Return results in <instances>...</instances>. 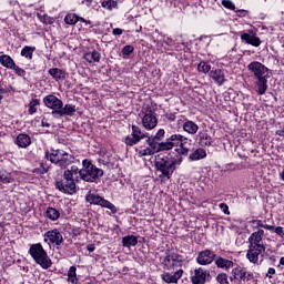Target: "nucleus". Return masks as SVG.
I'll list each match as a JSON object with an SVG mask.
<instances>
[{
  "mask_svg": "<svg viewBox=\"0 0 284 284\" xmlns=\"http://www.w3.org/2000/svg\"><path fill=\"white\" fill-rule=\"evenodd\" d=\"M79 21L85 23V26H90V23H92L90 20H84L83 18H79Z\"/></svg>",
  "mask_w": 284,
  "mask_h": 284,
  "instance_id": "54",
  "label": "nucleus"
},
{
  "mask_svg": "<svg viewBox=\"0 0 284 284\" xmlns=\"http://www.w3.org/2000/svg\"><path fill=\"white\" fill-rule=\"evenodd\" d=\"M77 181H79V166L72 165L64 171L63 179L55 183V187L64 194H74L77 192Z\"/></svg>",
  "mask_w": 284,
  "mask_h": 284,
  "instance_id": "2",
  "label": "nucleus"
},
{
  "mask_svg": "<svg viewBox=\"0 0 284 284\" xmlns=\"http://www.w3.org/2000/svg\"><path fill=\"white\" fill-rule=\"evenodd\" d=\"M216 281H217V283H220V284H230V282L227 281V274H225V273H220V274L216 276Z\"/></svg>",
  "mask_w": 284,
  "mask_h": 284,
  "instance_id": "44",
  "label": "nucleus"
},
{
  "mask_svg": "<svg viewBox=\"0 0 284 284\" xmlns=\"http://www.w3.org/2000/svg\"><path fill=\"white\" fill-rule=\"evenodd\" d=\"M200 136V143L201 145H212V139L210 138V135H207V133L205 132H200L199 133Z\"/></svg>",
  "mask_w": 284,
  "mask_h": 284,
  "instance_id": "35",
  "label": "nucleus"
},
{
  "mask_svg": "<svg viewBox=\"0 0 284 284\" xmlns=\"http://www.w3.org/2000/svg\"><path fill=\"white\" fill-rule=\"evenodd\" d=\"M40 21L42 23H44L45 26H52V23H54V18L48 16V14H44V16H41V14H38Z\"/></svg>",
  "mask_w": 284,
  "mask_h": 284,
  "instance_id": "40",
  "label": "nucleus"
},
{
  "mask_svg": "<svg viewBox=\"0 0 284 284\" xmlns=\"http://www.w3.org/2000/svg\"><path fill=\"white\" fill-rule=\"evenodd\" d=\"M183 130L187 134L194 135V134H196V132H199V124H196L192 120H185L183 123Z\"/></svg>",
  "mask_w": 284,
  "mask_h": 284,
  "instance_id": "22",
  "label": "nucleus"
},
{
  "mask_svg": "<svg viewBox=\"0 0 284 284\" xmlns=\"http://www.w3.org/2000/svg\"><path fill=\"white\" fill-rule=\"evenodd\" d=\"M267 79H270V77L257 78V81L255 82L257 94L263 95L267 92Z\"/></svg>",
  "mask_w": 284,
  "mask_h": 284,
  "instance_id": "20",
  "label": "nucleus"
},
{
  "mask_svg": "<svg viewBox=\"0 0 284 284\" xmlns=\"http://www.w3.org/2000/svg\"><path fill=\"white\" fill-rule=\"evenodd\" d=\"M0 183H14V179L12 178V174L6 171H0Z\"/></svg>",
  "mask_w": 284,
  "mask_h": 284,
  "instance_id": "32",
  "label": "nucleus"
},
{
  "mask_svg": "<svg viewBox=\"0 0 284 284\" xmlns=\"http://www.w3.org/2000/svg\"><path fill=\"white\" fill-rule=\"evenodd\" d=\"M64 22L67 23V26H74L79 23V16H77L75 13H68L64 18Z\"/></svg>",
  "mask_w": 284,
  "mask_h": 284,
  "instance_id": "33",
  "label": "nucleus"
},
{
  "mask_svg": "<svg viewBox=\"0 0 284 284\" xmlns=\"http://www.w3.org/2000/svg\"><path fill=\"white\" fill-rule=\"evenodd\" d=\"M118 3L114 0H104L102 2V8H105L106 10H114L116 8Z\"/></svg>",
  "mask_w": 284,
  "mask_h": 284,
  "instance_id": "41",
  "label": "nucleus"
},
{
  "mask_svg": "<svg viewBox=\"0 0 284 284\" xmlns=\"http://www.w3.org/2000/svg\"><path fill=\"white\" fill-rule=\"evenodd\" d=\"M11 70H14L16 74H18V77H26V70L19 68V65H13V68Z\"/></svg>",
  "mask_w": 284,
  "mask_h": 284,
  "instance_id": "45",
  "label": "nucleus"
},
{
  "mask_svg": "<svg viewBox=\"0 0 284 284\" xmlns=\"http://www.w3.org/2000/svg\"><path fill=\"white\" fill-rule=\"evenodd\" d=\"M142 125L145 130H154V128L159 125V120L156 119V115H154V113L149 112L143 115Z\"/></svg>",
  "mask_w": 284,
  "mask_h": 284,
  "instance_id": "14",
  "label": "nucleus"
},
{
  "mask_svg": "<svg viewBox=\"0 0 284 284\" xmlns=\"http://www.w3.org/2000/svg\"><path fill=\"white\" fill-rule=\"evenodd\" d=\"M44 243H48V245H61L63 243V235L58 230L48 231L44 234Z\"/></svg>",
  "mask_w": 284,
  "mask_h": 284,
  "instance_id": "12",
  "label": "nucleus"
},
{
  "mask_svg": "<svg viewBox=\"0 0 284 284\" xmlns=\"http://www.w3.org/2000/svg\"><path fill=\"white\" fill-rule=\"evenodd\" d=\"M32 54H34V48L32 47H24L21 51V57H24L26 59H32Z\"/></svg>",
  "mask_w": 284,
  "mask_h": 284,
  "instance_id": "36",
  "label": "nucleus"
},
{
  "mask_svg": "<svg viewBox=\"0 0 284 284\" xmlns=\"http://www.w3.org/2000/svg\"><path fill=\"white\" fill-rule=\"evenodd\" d=\"M209 77H211L217 85H223L225 83V73H223V70L221 69L210 71Z\"/></svg>",
  "mask_w": 284,
  "mask_h": 284,
  "instance_id": "18",
  "label": "nucleus"
},
{
  "mask_svg": "<svg viewBox=\"0 0 284 284\" xmlns=\"http://www.w3.org/2000/svg\"><path fill=\"white\" fill-rule=\"evenodd\" d=\"M278 136H284V128L276 131Z\"/></svg>",
  "mask_w": 284,
  "mask_h": 284,
  "instance_id": "55",
  "label": "nucleus"
},
{
  "mask_svg": "<svg viewBox=\"0 0 284 284\" xmlns=\"http://www.w3.org/2000/svg\"><path fill=\"white\" fill-rule=\"evenodd\" d=\"M85 199L88 203L100 205L101 207H106V210H110L111 214H116V206H114V204H112L110 201L99 196L98 194L89 193Z\"/></svg>",
  "mask_w": 284,
  "mask_h": 284,
  "instance_id": "8",
  "label": "nucleus"
},
{
  "mask_svg": "<svg viewBox=\"0 0 284 284\" xmlns=\"http://www.w3.org/2000/svg\"><path fill=\"white\" fill-rule=\"evenodd\" d=\"M251 278H254V273L247 272V271L245 270V281H251Z\"/></svg>",
  "mask_w": 284,
  "mask_h": 284,
  "instance_id": "52",
  "label": "nucleus"
},
{
  "mask_svg": "<svg viewBox=\"0 0 284 284\" xmlns=\"http://www.w3.org/2000/svg\"><path fill=\"white\" fill-rule=\"evenodd\" d=\"M122 243L124 247H134L139 243V240L134 235H128L122 239Z\"/></svg>",
  "mask_w": 284,
  "mask_h": 284,
  "instance_id": "29",
  "label": "nucleus"
},
{
  "mask_svg": "<svg viewBox=\"0 0 284 284\" xmlns=\"http://www.w3.org/2000/svg\"><path fill=\"white\" fill-rule=\"evenodd\" d=\"M32 143L30 135L26 133H20L16 139V145L19 148H28Z\"/></svg>",
  "mask_w": 284,
  "mask_h": 284,
  "instance_id": "21",
  "label": "nucleus"
},
{
  "mask_svg": "<svg viewBox=\"0 0 284 284\" xmlns=\"http://www.w3.org/2000/svg\"><path fill=\"white\" fill-rule=\"evenodd\" d=\"M215 263L217 267H221L222 270H230V267H234V262L223 257L217 258Z\"/></svg>",
  "mask_w": 284,
  "mask_h": 284,
  "instance_id": "30",
  "label": "nucleus"
},
{
  "mask_svg": "<svg viewBox=\"0 0 284 284\" xmlns=\"http://www.w3.org/2000/svg\"><path fill=\"white\" fill-rule=\"evenodd\" d=\"M112 33L115 34V36H121V34H123V30L119 29V28H115V29H113Z\"/></svg>",
  "mask_w": 284,
  "mask_h": 284,
  "instance_id": "53",
  "label": "nucleus"
},
{
  "mask_svg": "<svg viewBox=\"0 0 284 284\" xmlns=\"http://www.w3.org/2000/svg\"><path fill=\"white\" fill-rule=\"evenodd\" d=\"M248 250L246 252V258L250 263H258V260L265 254V231L258 229L254 231L247 239Z\"/></svg>",
  "mask_w": 284,
  "mask_h": 284,
  "instance_id": "1",
  "label": "nucleus"
},
{
  "mask_svg": "<svg viewBox=\"0 0 284 284\" xmlns=\"http://www.w3.org/2000/svg\"><path fill=\"white\" fill-rule=\"evenodd\" d=\"M164 136H165V130L160 129V130L156 132V134H155V136H154V140L161 141V139H163Z\"/></svg>",
  "mask_w": 284,
  "mask_h": 284,
  "instance_id": "48",
  "label": "nucleus"
},
{
  "mask_svg": "<svg viewBox=\"0 0 284 284\" xmlns=\"http://www.w3.org/2000/svg\"><path fill=\"white\" fill-rule=\"evenodd\" d=\"M231 281H245V268L241 266H236L235 268L232 270V275L230 277Z\"/></svg>",
  "mask_w": 284,
  "mask_h": 284,
  "instance_id": "25",
  "label": "nucleus"
},
{
  "mask_svg": "<svg viewBox=\"0 0 284 284\" xmlns=\"http://www.w3.org/2000/svg\"><path fill=\"white\" fill-rule=\"evenodd\" d=\"M89 252H94V247H89Z\"/></svg>",
  "mask_w": 284,
  "mask_h": 284,
  "instance_id": "60",
  "label": "nucleus"
},
{
  "mask_svg": "<svg viewBox=\"0 0 284 284\" xmlns=\"http://www.w3.org/2000/svg\"><path fill=\"white\" fill-rule=\"evenodd\" d=\"M181 276H183V271H176L173 275L170 273H163L161 275L162 281H164V283H178L179 278H181Z\"/></svg>",
  "mask_w": 284,
  "mask_h": 284,
  "instance_id": "19",
  "label": "nucleus"
},
{
  "mask_svg": "<svg viewBox=\"0 0 284 284\" xmlns=\"http://www.w3.org/2000/svg\"><path fill=\"white\" fill-rule=\"evenodd\" d=\"M280 265H284V257H281Z\"/></svg>",
  "mask_w": 284,
  "mask_h": 284,
  "instance_id": "59",
  "label": "nucleus"
},
{
  "mask_svg": "<svg viewBox=\"0 0 284 284\" xmlns=\"http://www.w3.org/2000/svg\"><path fill=\"white\" fill-rule=\"evenodd\" d=\"M207 156V153L203 149H197L195 150L191 155L190 159L191 161H199L201 159H205Z\"/></svg>",
  "mask_w": 284,
  "mask_h": 284,
  "instance_id": "31",
  "label": "nucleus"
},
{
  "mask_svg": "<svg viewBox=\"0 0 284 284\" xmlns=\"http://www.w3.org/2000/svg\"><path fill=\"white\" fill-rule=\"evenodd\" d=\"M172 148H174V146H172V142H171L170 138L168 139L166 142H162L159 144V146H156L158 152L160 150H172Z\"/></svg>",
  "mask_w": 284,
  "mask_h": 284,
  "instance_id": "42",
  "label": "nucleus"
},
{
  "mask_svg": "<svg viewBox=\"0 0 284 284\" xmlns=\"http://www.w3.org/2000/svg\"><path fill=\"white\" fill-rule=\"evenodd\" d=\"M37 105H39V100H31L29 103V114H37Z\"/></svg>",
  "mask_w": 284,
  "mask_h": 284,
  "instance_id": "43",
  "label": "nucleus"
},
{
  "mask_svg": "<svg viewBox=\"0 0 284 284\" xmlns=\"http://www.w3.org/2000/svg\"><path fill=\"white\" fill-rule=\"evenodd\" d=\"M280 179H282V181H284V170L280 173Z\"/></svg>",
  "mask_w": 284,
  "mask_h": 284,
  "instance_id": "56",
  "label": "nucleus"
},
{
  "mask_svg": "<svg viewBox=\"0 0 284 284\" xmlns=\"http://www.w3.org/2000/svg\"><path fill=\"white\" fill-rule=\"evenodd\" d=\"M42 172H48V169H43V171Z\"/></svg>",
  "mask_w": 284,
  "mask_h": 284,
  "instance_id": "61",
  "label": "nucleus"
},
{
  "mask_svg": "<svg viewBox=\"0 0 284 284\" xmlns=\"http://www.w3.org/2000/svg\"><path fill=\"white\" fill-rule=\"evenodd\" d=\"M61 216V213L54 207H49L47 210V217L50 219V221H57Z\"/></svg>",
  "mask_w": 284,
  "mask_h": 284,
  "instance_id": "34",
  "label": "nucleus"
},
{
  "mask_svg": "<svg viewBox=\"0 0 284 284\" xmlns=\"http://www.w3.org/2000/svg\"><path fill=\"white\" fill-rule=\"evenodd\" d=\"M210 276V271L200 267L194 271V276L192 277V283H205Z\"/></svg>",
  "mask_w": 284,
  "mask_h": 284,
  "instance_id": "16",
  "label": "nucleus"
},
{
  "mask_svg": "<svg viewBox=\"0 0 284 284\" xmlns=\"http://www.w3.org/2000/svg\"><path fill=\"white\" fill-rule=\"evenodd\" d=\"M199 72H202L203 74H207L212 70V67L207 64L206 62H200L197 65Z\"/></svg>",
  "mask_w": 284,
  "mask_h": 284,
  "instance_id": "39",
  "label": "nucleus"
},
{
  "mask_svg": "<svg viewBox=\"0 0 284 284\" xmlns=\"http://www.w3.org/2000/svg\"><path fill=\"white\" fill-rule=\"evenodd\" d=\"M49 74L55 80V81H63L65 79V71L53 68L49 70Z\"/></svg>",
  "mask_w": 284,
  "mask_h": 284,
  "instance_id": "28",
  "label": "nucleus"
},
{
  "mask_svg": "<svg viewBox=\"0 0 284 284\" xmlns=\"http://www.w3.org/2000/svg\"><path fill=\"white\" fill-rule=\"evenodd\" d=\"M149 148L138 150L139 156H152V154H156L159 149L156 148V143L154 141L148 140Z\"/></svg>",
  "mask_w": 284,
  "mask_h": 284,
  "instance_id": "17",
  "label": "nucleus"
},
{
  "mask_svg": "<svg viewBox=\"0 0 284 284\" xmlns=\"http://www.w3.org/2000/svg\"><path fill=\"white\" fill-rule=\"evenodd\" d=\"M84 59L88 63H99V61H101V53L97 50L89 51L84 54Z\"/></svg>",
  "mask_w": 284,
  "mask_h": 284,
  "instance_id": "26",
  "label": "nucleus"
},
{
  "mask_svg": "<svg viewBox=\"0 0 284 284\" xmlns=\"http://www.w3.org/2000/svg\"><path fill=\"white\" fill-rule=\"evenodd\" d=\"M74 112H77V106L73 104H65L60 108L58 111V115L60 116H74Z\"/></svg>",
  "mask_w": 284,
  "mask_h": 284,
  "instance_id": "24",
  "label": "nucleus"
},
{
  "mask_svg": "<svg viewBox=\"0 0 284 284\" xmlns=\"http://www.w3.org/2000/svg\"><path fill=\"white\" fill-rule=\"evenodd\" d=\"M242 41H245L250 45H254L255 48H258L261 45V39L256 36H252L250 33H242L241 36Z\"/></svg>",
  "mask_w": 284,
  "mask_h": 284,
  "instance_id": "23",
  "label": "nucleus"
},
{
  "mask_svg": "<svg viewBox=\"0 0 284 284\" xmlns=\"http://www.w3.org/2000/svg\"><path fill=\"white\" fill-rule=\"evenodd\" d=\"M68 281L72 284L77 283V267L71 266L68 272Z\"/></svg>",
  "mask_w": 284,
  "mask_h": 284,
  "instance_id": "37",
  "label": "nucleus"
},
{
  "mask_svg": "<svg viewBox=\"0 0 284 284\" xmlns=\"http://www.w3.org/2000/svg\"><path fill=\"white\" fill-rule=\"evenodd\" d=\"M274 274H276V270L274 267H270L266 276H268V278H272V275H274Z\"/></svg>",
  "mask_w": 284,
  "mask_h": 284,
  "instance_id": "51",
  "label": "nucleus"
},
{
  "mask_svg": "<svg viewBox=\"0 0 284 284\" xmlns=\"http://www.w3.org/2000/svg\"><path fill=\"white\" fill-rule=\"evenodd\" d=\"M134 52V47L132 45H125L122 50V53L125 54L126 57L132 54Z\"/></svg>",
  "mask_w": 284,
  "mask_h": 284,
  "instance_id": "46",
  "label": "nucleus"
},
{
  "mask_svg": "<svg viewBox=\"0 0 284 284\" xmlns=\"http://www.w3.org/2000/svg\"><path fill=\"white\" fill-rule=\"evenodd\" d=\"M6 89H3V88H0V94H6Z\"/></svg>",
  "mask_w": 284,
  "mask_h": 284,
  "instance_id": "57",
  "label": "nucleus"
},
{
  "mask_svg": "<svg viewBox=\"0 0 284 284\" xmlns=\"http://www.w3.org/2000/svg\"><path fill=\"white\" fill-rule=\"evenodd\" d=\"M0 63L3 68H8L9 70H12L17 65L14 60L8 54L0 55Z\"/></svg>",
  "mask_w": 284,
  "mask_h": 284,
  "instance_id": "27",
  "label": "nucleus"
},
{
  "mask_svg": "<svg viewBox=\"0 0 284 284\" xmlns=\"http://www.w3.org/2000/svg\"><path fill=\"white\" fill-rule=\"evenodd\" d=\"M171 145L175 149L178 154H182L186 156L187 152H190V145H192V140L187 139L181 134H173L170 138Z\"/></svg>",
  "mask_w": 284,
  "mask_h": 284,
  "instance_id": "6",
  "label": "nucleus"
},
{
  "mask_svg": "<svg viewBox=\"0 0 284 284\" xmlns=\"http://www.w3.org/2000/svg\"><path fill=\"white\" fill-rule=\"evenodd\" d=\"M247 69L250 70V72H252V74H254L255 79H263L265 77H270V69H267L265 64L258 61L251 62L247 65Z\"/></svg>",
  "mask_w": 284,
  "mask_h": 284,
  "instance_id": "10",
  "label": "nucleus"
},
{
  "mask_svg": "<svg viewBox=\"0 0 284 284\" xmlns=\"http://www.w3.org/2000/svg\"><path fill=\"white\" fill-rule=\"evenodd\" d=\"M216 255L214 254V252L210 251V250H205L202 251L199 255H197V263L199 265H210V263H212L214 261V257Z\"/></svg>",
  "mask_w": 284,
  "mask_h": 284,
  "instance_id": "15",
  "label": "nucleus"
},
{
  "mask_svg": "<svg viewBox=\"0 0 284 284\" xmlns=\"http://www.w3.org/2000/svg\"><path fill=\"white\" fill-rule=\"evenodd\" d=\"M193 284H205V283H193Z\"/></svg>",
  "mask_w": 284,
  "mask_h": 284,
  "instance_id": "62",
  "label": "nucleus"
},
{
  "mask_svg": "<svg viewBox=\"0 0 284 284\" xmlns=\"http://www.w3.org/2000/svg\"><path fill=\"white\" fill-rule=\"evenodd\" d=\"M43 128H50L49 123L42 122Z\"/></svg>",
  "mask_w": 284,
  "mask_h": 284,
  "instance_id": "58",
  "label": "nucleus"
},
{
  "mask_svg": "<svg viewBox=\"0 0 284 284\" xmlns=\"http://www.w3.org/2000/svg\"><path fill=\"white\" fill-rule=\"evenodd\" d=\"M219 207H220V210H222V212H223L224 214H230V206H227V204L221 203V204L219 205Z\"/></svg>",
  "mask_w": 284,
  "mask_h": 284,
  "instance_id": "50",
  "label": "nucleus"
},
{
  "mask_svg": "<svg viewBox=\"0 0 284 284\" xmlns=\"http://www.w3.org/2000/svg\"><path fill=\"white\" fill-rule=\"evenodd\" d=\"M150 136V134H148V132L142 131L141 128H139L138 125H132V134L128 135L124 139V142L126 145H136V143H139V141H142V139H148Z\"/></svg>",
  "mask_w": 284,
  "mask_h": 284,
  "instance_id": "9",
  "label": "nucleus"
},
{
  "mask_svg": "<svg viewBox=\"0 0 284 284\" xmlns=\"http://www.w3.org/2000/svg\"><path fill=\"white\" fill-rule=\"evenodd\" d=\"M222 6H224V8H227L229 10H234V3L230 0H223Z\"/></svg>",
  "mask_w": 284,
  "mask_h": 284,
  "instance_id": "47",
  "label": "nucleus"
},
{
  "mask_svg": "<svg viewBox=\"0 0 284 284\" xmlns=\"http://www.w3.org/2000/svg\"><path fill=\"white\" fill-rule=\"evenodd\" d=\"M275 234H277V236H281V239H284V229L283 226H277L274 229Z\"/></svg>",
  "mask_w": 284,
  "mask_h": 284,
  "instance_id": "49",
  "label": "nucleus"
},
{
  "mask_svg": "<svg viewBox=\"0 0 284 284\" xmlns=\"http://www.w3.org/2000/svg\"><path fill=\"white\" fill-rule=\"evenodd\" d=\"M45 158L51 163H55V165H59V168H68V165H70V163L74 161V158L63 150H53L51 152H45Z\"/></svg>",
  "mask_w": 284,
  "mask_h": 284,
  "instance_id": "5",
  "label": "nucleus"
},
{
  "mask_svg": "<svg viewBox=\"0 0 284 284\" xmlns=\"http://www.w3.org/2000/svg\"><path fill=\"white\" fill-rule=\"evenodd\" d=\"M29 254L38 265H41L43 270L52 267V260L48 256V253L41 244H33L30 246Z\"/></svg>",
  "mask_w": 284,
  "mask_h": 284,
  "instance_id": "4",
  "label": "nucleus"
},
{
  "mask_svg": "<svg viewBox=\"0 0 284 284\" xmlns=\"http://www.w3.org/2000/svg\"><path fill=\"white\" fill-rule=\"evenodd\" d=\"M155 168L158 172H161L163 179H170L174 174V161L168 159H161L155 162Z\"/></svg>",
  "mask_w": 284,
  "mask_h": 284,
  "instance_id": "7",
  "label": "nucleus"
},
{
  "mask_svg": "<svg viewBox=\"0 0 284 284\" xmlns=\"http://www.w3.org/2000/svg\"><path fill=\"white\" fill-rule=\"evenodd\" d=\"M181 263H183V256H181L176 253L168 255L163 261V265L166 270H172L174 267H179V265H181Z\"/></svg>",
  "mask_w": 284,
  "mask_h": 284,
  "instance_id": "13",
  "label": "nucleus"
},
{
  "mask_svg": "<svg viewBox=\"0 0 284 284\" xmlns=\"http://www.w3.org/2000/svg\"><path fill=\"white\" fill-rule=\"evenodd\" d=\"M82 169H79L78 179H82V181H87L88 183H94L99 181L101 176H103V170L97 168L89 160H83Z\"/></svg>",
  "mask_w": 284,
  "mask_h": 284,
  "instance_id": "3",
  "label": "nucleus"
},
{
  "mask_svg": "<svg viewBox=\"0 0 284 284\" xmlns=\"http://www.w3.org/2000/svg\"><path fill=\"white\" fill-rule=\"evenodd\" d=\"M43 103L45 108L52 110V114H59V111L61 110V108H63V101H61V99L57 98V95L53 94L44 97Z\"/></svg>",
  "mask_w": 284,
  "mask_h": 284,
  "instance_id": "11",
  "label": "nucleus"
},
{
  "mask_svg": "<svg viewBox=\"0 0 284 284\" xmlns=\"http://www.w3.org/2000/svg\"><path fill=\"white\" fill-rule=\"evenodd\" d=\"M251 223L254 227H264V230H270V231L275 230L274 226L272 225H267V224L264 225V223L260 220H253L251 221Z\"/></svg>",
  "mask_w": 284,
  "mask_h": 284,
  "instance_id": "38",
  "label": "nucleus"
}]
</instances>
